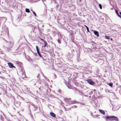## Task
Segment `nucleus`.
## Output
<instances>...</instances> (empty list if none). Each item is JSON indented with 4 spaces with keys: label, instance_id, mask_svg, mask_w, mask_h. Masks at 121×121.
<instances>
[{
    "label": "nucleus",
    "instance_id": "nucleus-1",
    "mask_svg": "<svg viewBox=\"0 0 121 121\" xmlns=\"http://www.w3.org/2000/svg\"><path fill=\"white\" fill-rule=\"evenodd\" d=\"M7 43V45L9 48L5 47L4 48L6 51L11 52H12V50L11 49V48L14 45V42L13 39L12 38L10 39V41H7L6 40H5Z\"/></svg>",
    "mask_w": 121,
    "mask_h": 121
},
{
    "label": "nucleus",
    "instance_id": "nucleus-2",
    "mask_svg": "<svg viewBox=\"0 0 121 121\" xmlns=\"http://www.w3.org/2000/svg\"><path fill=\"white\" fill-rule=\"evenodd\" d=\"M91 42L92 43L91 45H92L91 48L92 49L96 50V49H99L101 48L100 45L102 44L101 43H99L98 44H96L93 41H92Z\"/></svg>",
    "mask_w": 121,
    "mask_h": 121
},
{
    "label": "nucleus",
    "instance_id": "nucleus-3",
    "mask_svg": "<svg viewBox=\"0 0 121 121\" xmlns=\"http://www.w3.org/2000/svg\"><path fill=\"white\" fill-rule=\"evenodd\" d=\"M104 118L106 119L105 120L107 121V119H108L111 121H118V119L117 117L114 116H107L105 117Z\"/></svg>",
    "mask_w": 121,
    "mask_h": 121
},
{
    "label": "nucleus",
    "instance_id": "nucleus-4",
    "mask_svg": "<svg viewBox=\"0 0 121 121\" xmlns=\"http://www.w3.org/2000/svg\"><path fill=\"white\" fill-rule=\"evenodd\" d=\"M86 81L90 85H93L95 84V82L92 79H89L86 80Z\"/></svg>",
    "mask_w": 121,
    "mask_h": 121
},
{
    "label": "nucleus",
    "instance_id": "nucleus-5",
    "mask_svg": "<svg viewBox=\"0 0 121 121\" xmlns=\"http://www.w3.org/2000/svg\"><path fill=\"white\" fill-rule=\"evenodd\" d=\"M6 18L5 17H3L0 19V25L1 24H3L6 21Z\"/></svg>",
    "mask_w": 121,
    "mask_h": 121
},
{
    "label": "nucleus",
    "instance_id": "nucleus-6",
    "mask_svg": "<svg viewBox=\"0 0 121 121\" xmlns=\"http://www.w3.org/2000/svg\"><path fill=\"white\" fill-rule=\"evenodd\" d=\"M97 59V61H96V62H98V63H101L102 64H103L104 62V60L98 58H95Z\"/></svg>",
    "mask_w": 121,
    "mask_h": 121
},
{
    "label": "nucleus",
    "instance_id": "nucleus-7",
    "mask_svg": "<svg viewBox=\"0 0 121 121\" xmlns=\"http://www.w3.org/2000/svg\"><path fill=\"white\" fill-rule=\"evenodd\" d=\"M90 68H91V67L90 66H88L87 67H85L84 68V69L85 70V71H87L88 72V73H89L90 71V70L89 69Z\"/></svg>",
    "mask_w": 121,
    "mask_h": 121
},
{
    "label": "nucleus",
    "instance_id": "nucleus-8",
    "mask_svg": "<svg viewBox=\"0 0 121 121\" xmlns=\"http://www.w3.org/2000/svg\"><path fill=\"white\" fill-rule=\"evenodd\" d=\"M30 104L33 107L34 109V110L35 111L38 109V107L36 105H35L32 103H30Z\"/></svg>",
    "mask_w": 121,
    "mask_h": 121
},
{
    "label": "nucleus",
    "instance_id": "nucleus-9",
    "mask_svg": "<svg viewBox=\"0 0 121 121\" xmlns=\"http://www.w3.org/2000/svg\"><path fill=\"white\" fill-rule=\"evenodd\" d=\"M14 104L16 107H19L21 104V103L20 102L15 101Z\"/></svg>",
    "mask_w": 121,
    "mask_h": 121
},
{
    "label": "nucleus",
    "instance_id": "nucleus-10",
    "mask_svg": "<svg viewBox=\"0 0 121 121\" xmlns=\"http://www.w3.org/2000/svg\"><path fill=\"white\" fill-rule=\"evenodd\" d=\"M8 64L10 68L12 69L13 68H15V67L13 65V64L12 63L9 62L8 63Z\"/></svg>",
    "mask_w": 121,
    "mask_h": 121
},
{
    "label": "nucleus",
    "instance_id": "nucleus-11",
    "mask_svg": "<svg viewBox=\"0 0 121 121\" xmlns=\"http://www.w3.org/2000/svg\"><path fill=\"white\" fill-rule=\"evenodd\" d=\"M77 102L75 100L73 101H69V100L67 103L68 104H71L76 103Z\"/></svg>",
    "mask_w": 121,
    "mask_h": 121
},
{
    "label": "nucleus",
    "instance_id": "nucleus-12",
    "mask_svg": "<svg viewBox=\"0 0 121 121\" xmlns=\"http://www.w3.org/2000/svg\"><path fill=\"white\" fill-rule=\"evenodd\" d=\"M73 56L72 55L70 52L68 54L67 56L69 60H70L71 58L73 57Z\"/></svg>",
    "mask_w": 121,
    "mask_h": 121
},
{
    "label": "nucleus",
    "instance_id": "nucleus-13",
    "mask_svg": "<svg viewBox=\"0 0 121 121\" xmlns=\"http://www.w3.org/2000/svg\"><path fill=\"white\" fill-rule=\"evenodd\" d=\"M77 91L79 93V94L80 95H84V93H83V91H80L79 89H76Z\"/></svg>",
    "mask_w": 121,
    "mask_h": 121
},
{
    "label": "nucleus",
    "instance_id": "nucleus-14",
    "mask_svg": "<svg viewBox=\"0 0 121 121\" xmlns=\"http://www.w3.org/2000/svg\"><path fill=\"white\" fill-rule=\"evenodd\" d=\"M4 31L6 33L7 35L9 37V30L7 27H6L4 28Z\"/></svg>",
    "mask_w": 121,
    "mask_h": 121
},
{
    "label": "nucleus",
    "instance_id": "nucleus-15",
    "mask_svg": "<svg viewBox=\"0 0 121 121\" xmlns=\"http://www.w3.org/2000/svg\"><path fill=\"white\" fill-rule=\"evenodd\" d=\"M93 32L95 35H96L97 37H99V35L98 32L96 30H94Z\"/></svg>",
    "mask_w": 121,
    "mask_h": 121
},
{
    "label": "nucleus",
    "instance_id": "nucleus-16",
    "mask_svg": "<svg viewBox=\"0 0 121 121\" xmlns=\"http://www.w3.org/2000/svg\"><path fill=\"white\" fill-rule=\"evenodd\" d=\"M115 11L116 13L117 14V16L121 18V15L119 14L118 10L116 9H115Z\"/></svg>",
    "mask_w": 121,
    "mask_h": 121
},
{
    "label": "nucleus",
    "instance_id": "nucleus-17",
    "mask_svg": "<svg viewBox=\"0 0 121 121\" xmlns=\"http://www.w3.org/2000/svg\"><path fill=\"white\" fill-rule=\"evenodd\" d=\"M73 83L76 86L78 85V83L76 82V80L75 79H73Z\"/></svg>",
    "mask_w": 121,
    "mask_h": 121
},
{
    "label": "nucleus",
    "instance_id": "nucleus-18",
    "mask_svg": "<svg viewBox=\"0 0 121 121\" xmlns=\"http://www.w3.org/2000/svg\"><path fill=\"white\" fill-rule=\"evenodd\" d=\"M99 111L102 114L104 115L105 114V113L104 110L100 109H99Z\"/></svg>",
    "mask_w": 121,
    "mask_h": 121
},
{
    "label": "nucleus",
    "instance_id": "nucleus-19",
    "mask_svg": "<svg viewBox=\"0 0 121 121\" xmlns=\"http://www.w3.org/2000/svg\"><path fill=\"white\" fill-rule=\"evenodd\" d=\"M50 114L51 116L53 117H56L55 114L52 112H51Z\"/></svg>",
    "mask_w": 121,
    "mask_h": 121
},
{
    "label": "nucleus",
    "instance_id": "nucleus-20",
    "mask_svg": "<svg viewBox=\"0 0 121 121\" xmlns=\"http://www.w3.org/2000/svg\"><path fill=\"white\" fill-rule=\"evenodd\" d=\"M69 35L70 36V38L72 40L73 39H74L73 33L72 34H71L70 35Z\"/></svg>",
    "mask_w": 121,
    "mask_h": 121
},
{
    "label": "nucleus",
    "instance_id": "nucleus-21",
    "mask_svg": "<svg viewBox=\"0 0 121 121\" xmlns=\"http://www.w3.org/2000/svg\"><path fill=\"white\" fill-rule=\"evenodd\" d=\"M66 86L69 89H70L71 88V86L68 82H67V85Z\"/></svg>",
    "mask_w": 121,
    "mask_h": 121
},
{
    "label": "nucleus",
    "instance_id": "nucleus-22",
    "mask_svg": "<svg viewBox=\"0 0 121 121\" xmlns=\"http://www.w3.org/2000/svg\"><path fill=\"white\" fill-rule=\"evenodd\" d=\"M71 52H70L72 55V56H73L74 55V50L73 49H72L71 50Z\"/></svg>",
    "mask_w": 121,
    "mask_h": 121
},
{
    "label": "nucleus",
    "instance_id": "nucleus-23",
    "mask_svg": "<svg viewBox=\"0 0 121 121\" xmlns=\"http://www.w3.org/2000/svg\"><path fill=\"white\" fill-rule=\"evenodd\" d=\"M68 32L69 33V35H70L73 33V31L71 30H70L68 31Z\"/></svg>",
    "mask_w": 121,
    "mask_h": 121
},
{
    "label": "nucleus",
    "instance_id": "nucleus-24",
    "mask_svg": "<svg viewBox=\"0 0 121 121\" xmlns=\"http://www.w3.org/2000/svg\"><path fill=\"white\" fill-rule=\"evenodd\" d=\"M69 99L67 98H64V100L67 103L69 101Z\"/></svg>",
    "mask_w": 121,
    "mask_h": 121
},
{
    "label": "nucleus",
    "instance_id": "nucleus-25",
    "mask_svg": "<svg viewBox=\"0 0 121 121\" xmlns=\"http://www.w3.org/2000/svg\"><path fill=\"white\" fill-rule=\"evenodd\" d=\"M38 55L40 57H41L42 59H43V60H45V59L41 55V54L40 53L39 54H38Z\"/></svg>",
    "mask_w": 121,
    "mask_h": 121
},
{
    "label": "nucleus",
    "instance_id": "nucleus-26",
    "mask_svg": "<svg viewBox=\"0 0 121 121\" xmlns=\"http://www.w3.org/2000/svg\"><path fill=\"white\" fill-rule=\"evenodd\" d=\"M43 42L44 43V44L43 46L44 47H46L47 45V44H48L47 43V42L46 41H45L44 42Z\"/></svg>",
    "mask_w": 121,
    "mask_h": 121
},
{
    "label": "nucleus",
    "instance_id": "nucleus-27",
    "mask_svg": "<svg viewBox=\"0 0 121 121\" xmlns=\"http://www.w3.org/2000/svg\"><path fill=\"white\" fill-rule=\"evenodd\" d=\"M85 26L86 28V29L87 30V31L88 32H90L88 27L86 25H85Z\"/></svg>",
    "mask_w": 121,
    "mask_h": 121
},
{
    "label": "nucleus",
    "instance_id": "nucleus-28",
    "mask_svg": "<svg viewBox=\"0 0 121 121\" xmlns=\"http://www.w3.org/2000/svg\"><path fill=\"white\" fill-rule=\"evenodd\" d=\"M25 11L26 12L28 13H29L30 12V10L29 9L27 8H26L25 9Z\"/></svg>",
    "mask_w": 121,
    "mask_h": 121
},
{
    "label": "nucleus",
    "instance_id": "nucleus-29",
    "mask_svg": "<svg viewBox=\"0 0 121 121\" xmlns=\"http://www.w3.org/2000/svg\"><path fill=\"white\" fill-rule=\"evenodd\" d=\"M105 37L106 39H110V37L109 36L106 35L105 36Z\"/></svg>",
    "mask_w": 121,
    "mask_h": 121
},
{
    "label": "nucleus",
    "instance_id": "nucleus-30",
    "mask_svg": "<svg viewBox=\"0 0 121 121\" xmlns=\"http://www.w3.org/2000/svg\"><path fill=\"white\" fill-rule=\"evenodd\" d=\"M108 85L111 87H112L113 86V84L111 82L109 83Z\"/></svg>",
    "mask_w": 121,
    "mask_h": 121
},
{
    "label": "nucleus",
    "instance_id": "nucleus-31",
    "mask_svg": "<svg viewBox=\"0 0 121 121\" xmlns=\"http://www.w3.org/2000/svg\"><path fill=\"white\" fill-rule=\"evenodd\" d=\"M22 75L23 76H25V78H26V74L25 73H24V72H23L22 73Z\"/></svg>",
    "mask_w": 121,
    "mask_h": 121
},
{
    "label": "nucleus",
    "instance_id": "nucleus-32",
    "mask_svg": "<svg viewBox=\"0 0 121 121\" xmlns=\"http://www.w3.org/2000/svg\"><path fill=\"white\" fill-rule=\"evenodd\" d=\"M44 47L43 46H42V48H41V51H44V52L45 51V50L44 49Z\"/></svg>",
    "mask_w": 121,
    "mask_h": 121
},
{
    "label": "nucleus",
    "instance_id": "nucleus-33",
    "mask_svg": "<svg viewBox=\"0 0 121 121\" xmlns=\"http://www.w3.org/2000/svg\"><path fill=\"white\" fill-rule=\"evenodd\" d=\"M95 58H96V57L94 58L93 59V60L95 62H96V61H97V59H96Z\"/></svg>",
    "mask_w": 121,
    "mask_h": 121
},
{
    "label": "nucleus",
    "instance_id": "nucleus-34",
    "mask_svg": "<svg viewBox=\"0 0 121 121\" xmlns=\"http://www.w3.org/2000/svg\"><path fill=\"white\" fill-rule=\"evenodd\" d=\"M17 64L20 65H21L22 64V62L19 61L17 62Z\"/></svg>",
    "mask_w": 121,
    "mask_h": 121
},
{
    "label": "nucleus",
    "instance_id": "nucleus-35",
    "mask_svg": "<svg viewBox=\"0 0 121 121\" xmlns=\"http://www.w3.org/2000/svg\"><path fill=\"white\" fill-rule=\"evenodd\" d=\"M99 6L100 8L101 9L102 8V7L101 4H99Z\"/></svg>",
    "mask_w": 121,
    "mask_h": 121
},
{
    "label": "nucleus",
    "instance_id": "nucleus-36",
    "mask_svg": "<svg viewBox=\"0 0 121 121\" xmlns=\"http://www.w3.org/2000/svg\"><path fill=\"white\" fill-rule=\"evenodd\" d=\"M33 13L35 17H37L36 13L34 11H33Z\"/></svg>",
    "mask_w": 121,
    "mask_h": 121
},
{
    "label": "nucleus",
    "instance_id": "nucleus-37",
    "mask_svg": "<svg viewBox=\"0 0 121 121\" xmlns=\"http://www.w3.org/2000/svg\"><path fill=\"white\" fill-rule=\"evenodd\" d=\"M36 49L37 51H39L38 47L37 46H36Z\"/></svg>",
    "mask_w": 121,
    "mask_h": 121
},
{
    "label": "nucleus",
    "instance_id": "nucleus-38",
    "mask_svg": "<svg viewBox=\"0 0 121 121\" xmlns=\"http://www.w3.org/2000/svg\"><path fill=\"white\" fill-rule=\"evenodd\" d=\"M57 41H58V43H59V44H60L61 43V41L60 40V39H58V40H57Z\"/></svg>",
    "mask_w": 121,
    "mask_h": 121
},
{
    "label": "nucleus",
    "instance_id": "nucleus-39",
    "mask_svg": "<svg viewBox=\"0 0 121 121\" xmlns=\"http://www.w3.org/2000/svg\"><path fill=\"white\" fill-rule=\"evenodd\" d=\"M0 119L3 121V118L2 115H0Z\"/></svg>",
    "mask_w": 121,
    "mask_h": 121
},
{
    "label": "nucleus",
    "instance_id": "nucleus-40",
    "mask_svg": "<svg viewBox=\"0 0 121 121\" xmlns=\"http://www.w3.org/2000/svg\"><path fill=\"white\" fill-rule=\"evenodd\" d=\"M77 107V106L76 105H74L72 106L71 108H76Z\"/></svg>",
    "mask_w": 121,
    "mask_h": 121
},
{
    "label": "nucleus",
    "instance_id": "nucleus-41",
    "mask_svg": "<svg viewBox=\"0 0 121 121\" xmlns=\"http://www.w3.org/2000/svg\"><path fill=\"white\" fill-rule=\"evenodd\" d=\"M58 92L60 93H62V91H61V90L60 89H59L58 91Z\"/></svg>",
    "mask_w": 121,
    "mask_h": 121
},
{
    "label": "nucleus",
    "instance_id": "nucleus-42",
    "mask_svg": "<svg viewBox=\"0 0 121 121\" xmlns=\"http://www.w3.org/2000/svg\"><path fill=\"white\" fill-rule=\"evenodd\" d=\"M93 91H91L89 93V94L90 95H91L93 94Z\"/></svg>",
    "mask_w": 121,
    "mask_h": 121
},
{
    "label": "nucleus",
    "instance_id": "nucleus-43",
    "mask_svg": "<svg viewBox=\"0 0 121 121\" xmlns=\"http://www.w3.org/2000/svg\"><path fill=\"white\" fill-rule=\"evenodd\" d=\"M0 92H1L2 91H4L3 89L2 88H0Z\"/></svg>",
    "mask_w": 121,
    "mask_h": 121
},
{
    "label": "nucleus",
    "instance_id": "nucleus-44",
    "mask_svg": "<svg viewBox=\"0 0 121 121\" xmlns=\"http://www.w3.org/2000/svg\"><path fill=\"white\" fill-rule=\"evenodd\" d=\"M21 97V99L22 100H24L25 99H24V98H23V97Z\"/></svg>",
    "mask_w": 121,
    "mask_h": 121
},
{
    "label": "nucleus",
    "instance_id": "nucleus-45",
    "mask_svg": "<svg viewBox=\"0 0 121 121\" xmlns=\"http://www.w3.org/2000/svg\"><path fill=\"white\" fill-rule=\"evenodd\" d=\"M30 106L29 105V111H30V112H31V110H30Z\"/></svg>",
    "mask_w": 121,
    "mask_h": 121
},
{
    "label": "nucleus",
    "instance_id": "nucleus-46",
    "mask_svg": "<svg viewBox=\"0 0 121 121\" xmlns=\"http://www.w3.org/2000/svg\"><path fill=\"white\" fill-rule=\"evenodd\" d=\"M41 40L43 42H44V41H45L44 39H41Z\"/></svg>",
    "mask_w": 121,
    "mask_h": 121
},
{
    "label": "nucleus",
    "instance_id": "nucleus-47",
    "mask_svg": "<svg viewBox=\"0 0 121 121\" xmlns=\"http://www.w3.org/2000/svg\"><path fill=\"white\" fill-rule=\"evenodd\" d=\"M37 52L38 54L40 53V52L39 51H37Z\"/></svg>",
    "mask_w": 121,
    "mask_h": 121
},
{
    "label": "nucleus",
    "instance_id": "nucleus-48",
    "mask_svg": "<svg viewBox=\"0 0 121 121\" xmlns=\"http://www.w3.org/2000/svg\"><path fill=\"white\" fill-rule=\"evenodd\" d=\"M93 91H94V93H95V91H96V90L95 89L93 90Z\"/></svg>",
    "mask_w": 121,
    "mask_h": 121
},
{
    "label": "nucleus",
    "instance_id": "nucleus-49",
    "mask_svg": "<svg viewBox=\"0 0 121 121\" xmlns=\"http://www.w3.org/2000/svg\"><path fill=\"white\" fill-rule=\"evenodd\" d=\"M67 82H65L64 83H65V84L67 85Z\"/></svg>",
    "mask_w": 121,
    "mask_h": 121
},
{
    "label": "nucleus",
    "instance_id": "nucleus-50",
    "mask_svg": "<svg viewBox=\"0 0 121 121\" xmlns=\"http://www.w3.org/2000/svg\"><path fill=\"white\" fill-rule=\"evenodd\" d=\"M19 17H18V19H18V21H20V19H19Z\"/></svg>",
    "mask_w": 121,
    "mask_h": 121
},
{
    "label": "nucleus",
    "instance_id": "nucleus-51",
    "mask_svg": "<svg viewBox=\"0 0 121 121\" xmlns=\"http://www.w3.org/2000/svg\"><path fill=\"white\" fill-rule=\"evenodd\" d=\"M3 32H2V33H3ZM3 35V34H2V33L1 34V36H2Z\"/></svg>",
    "mask_w": 121,
    "mask_h": 121
},
{
    "label": "nucleus",
    "instance_id": "nucleus-52",
    "mask_svg": "<svg viewBox=\"0 0 121 121\" xmlns=\"http://www.w3.org/2000/svg\"><path fill=\"white\" fill-rule=\"evenodd\" d=\"M39 75V74H38V75L37 76V77L38 78Z\"/></svg>",
    "mask_w": 121,
    "mask_h": 121
},
{
    "label": "nucleus",
    "instance_id": "nucleus-53",
    "mask_svg": "<svg viewBox=\"0 0 121 121\" xmlns=\"http://www.w3.org/2000/svg\"><path fill=\"white\" fill-rule=\"evenodd\" d=\"M59 36H60V37H61V35H60V34H59Z\"/></svg>",
    "mask_w": 121,
    "mask_h": 121
},
{
    "label": "nucleus",
    "instance_id": "nucleus-54",
    "mask_svg": "<svg viewBox=\"0 0 121 121\" xmlns=\"http://www.w3.org/2000/svg\"><path fill=\"white\" fill-rule=\"evenodd\" d=\"M27 90L28 91L29 90V88H28L27 87Z\"/></svg>",
    "mask_w": 121,
    "mask_h": 121
},
{
    "label": "nucleus",
    "instance_id": "nucleus-55",
    "mask_svg": "<svg viewBox=\"0 0 121 121\" xmlns=\"http://www.w3.org/2000/svg\"><path fill=\"white\" fill-rule=\"evenodd\" d=\"M54 76H55V78H56V74H54Z\"/></svg>",
    "mask_w": 121,
    "mask_h": 121
},
{
    "label": "nucleus",
    "instance_id": "nucleus-56",
    "mask_svg": "<svg viewBox=\"0 0 121 121\" xmlns=\"http://www.w3.org/2000/svg\"><path fill=\"white\" fill-rule=\"evenodd\" d=\"M119 14H120V15H121V12H120L119 13Z\"/></svg>",
    "mask_w": 121,
    "mask_h": 121
},
{
    "label": "nucleus",
    "instance_id": "nucleus-57",
    "mask_svg": "<svg viewBox=\"0 0 121 121\" xmlns=\"http://www.w3.org/2000/svg\"><path fill=\"white\" fill-rule=\"evenodd\" d=\"M38 29L39 30V26H38Z\"/></svg>",
    "mask_w": 121,
    "mask_h": 121
},
{
    "label": "nucleus",
    "instance_id": "nucleus-58",
    "mask_svg": "<svg viewBox=\"0 0 121 121\" xmlns=\"http://www.w3.org/2000/svg\"><path fill=\"white\" fill-rule=\"evenodd\" d=\"M44 77L45 78V79L46 78V76H44Z\"/></svg>",
    "mask_w": 121,
    "mask_h": 121
},
{
    "label": "nucleus",
    "instance_id": "nucleus-59",
    "mask_svg": "<svg viewBox=\"0 0 121 121\" xmlns=\"http://www.w3.org/2000/svg\"><path fill=\"white\" fill-rule=\"evenodd\" d=\"M111 9V10H112L113 9V8H112Z\"/></svg>",
    "mask_w": 121,
    "mask_h": 121
},
{
    "label": "nucleus",
    "instance_id": "nucleus-60",
    "mask_svg": "<svg viewBox=\"0 0 121 121\" xmlns=\"http://www.w3.org/2000/svg\"><path fill=\"white\" fill-rule=\"evenodd\" d=\"M112 40V38H111L110 39V40Z\"/></svg>",
    "mask_w": 121,
    "mask_h": 121
},
{
    "label": "nucleus",
    "instance_id": "nucleus-61",
    "mask_svg": "<svg viewBox=\"0 0 121 121\" xmlns=\"http://www.w3.org/2000/svg\"><path fill=\"white\" fill-rule=\"evenodd\" d=\"M57 54H58L57 56H59V55H58V53H57Z\"/></svg>",
    "mask_w": 121,
    "mask_h": 121
},
{
    "label": "nucleus",
    "instance_id": "nucleus-62",
    "mask_svg": "<svg viewBox=\"0 0 121 121\" xmlns=\"http://www.w3.org/2000/svg\"><path fill=\"white\" fill-rule=\"evenodd\" d=\"M31 11L32 12H33V11H34L32 9L31 10Z\"/></svg>",
    "mask_w": 121,
    "mask_h": 121
},
{
    "label": "nucleus",
    "instance_id": "nucleus-63",
    "mask_svg": "<svg viewBox=\"0 0 121 121\" xmlns=\"http://www.w3.org/2000/svg\"><path fill=\"white\" fill-rule=\"evenodd\" d=\"M44 26V25H42V27H43V26Z\"/></svg>",
    "mask_w": 121,
    "mask_h": 121
},
{
    "label": "nucleus",
    "instance_id": "nucleus-64",
    "mask_svg": "<svg viewBox=\"0 0 121 121\" xmlns=\"http://www.w3.org/2000/svg\"><path fill=\"white\" fill-rule=\"evenodd\" d=\"M1 93H0V95H1Z\"/></svg>",
    "mask_w": 121,
    "mask_h": 121
}]
</instances>
